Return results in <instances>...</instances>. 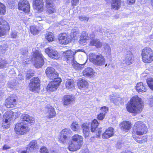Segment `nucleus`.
Instances as JSON below:
<instances>
[{"label": "nucleus", "instance_id": "f257e3e1", "mask_svg": "<svg viewBox=\"0 0 153 153\" xmlns=\"http://www.w3.org/2000/svg\"><path fill=\"white\" fill-rule=\"evenodd\" d=\"M148 131V128L143 121H137L134 123L133 127L132 136L137 143L142 144L147 141V135H145L140 137L137 135L142 136L147 133Z\"/></svg>", "mask_w": 153, "mask_h": 153}, {"label": "nucleus", "instance_id": "f03ea898", "mask_svg": "<svg viewBox=\"0 0 153 153\" xmlns=\"http://www.w3.org/2000/svg\"><path fill=\"white\" fill-rule=\"evenodd\" d=\"M143 107V101L137 95L132 97L126 106L127 111L133 114L134 115L141 113Z\"/></svg>", "mask_w": 153, "mask_h": 153}, {"label": "nucleus", "instance_id": "7ed1b4c3", "mask_svg": "<svg viewBox=\"0 0 153 153\" xmlns=\"http://www.w3.org/2000/svg\"><path fill=\"white\" fill-rule=\"evenodd\" d=\"M20 119L22 122L15 125L14 129L17 134H23L29 131L28 127L25 126V125L28 123L31 125L34 124L35 120L34 118L25 114L21 116Z\"/></svg>", "mask_w": 153, "mask_h": 153}, {"label": "nucleus", "instance_id": "20e7f679", "mask_svg": "<svg viewBox=\"0 0 153 153\" xmlns=\"http://www.w3.org/2000/svg\"><path fill=\"white\" fill-rule=\"evenodd\" d=\"M58 76L59 74L53 68L48 67V78L53 80L48 83L49 93L56 91L60 85L62 80Z\"/></svg>", "mask_w": 153, "mask_h": 153}, {"label": "nucleus", "instance_id": "39448f33", "mask_svg": "<svg viewBox=\"0 0 153 153\" xmlns=\"http://www.w3.org/2000/svg\"><path fill=\"white\" fill-rule=\"evenodd\" d=\"M83 144V137L75 134L72 137L71 142L68 143V149L70 151H76L81 148Z\"/></svg>", "mask_w": 153, "mask_h": 153}, {"label": "nucleus", "instance_id": "423d86ee", "mask_svg": "<svg viewBox=\"0 0 153 153\" xmlns=\"http://www.w3.org/2000/svg\"><path fill=\"white\" fill-rule=\"evenodd\" d=\"M142 61L145 63H150L153 62V51L148 47H146L141 51Z\"/></svg>", "mask_w": 153, "mask_h": 153}, {"label": "nucleus", "instance_id": "0eeeda50", "mask_svg": "<svg viewBox=\"0 0 153 153\" xmlns=\"http://www.w3.org/2000/svg\"><path fill=\"white\" fill-rule=\"evenodd\" d=\"M89 59L94 64L98 66H102L105 64V60L101 54L97 55L91 53L89 56Z\"/></svg>", "mask_w": 153, "mask_h": 153}, {"label": "nucleus", "instance_id": "6e6552de", "mask_svg": "<svg viewBox=\"0 0 153 153\" xmlns=\"http://www.w3.org/2000/svg\"><path fill=\"white\" fill-rule=\"evenodd\" d=\"M32 60L34 62V66L38 68L41 67L44 63L42 54L38 51H37L33 53Z\"/></svg>", "mask_w": 153, "mask_h": 153}, {"label": "nucleus", "instance_id": "1a4fd4ad", "mask_svg": "<svg viewBox=\"0 0 153 153\" xmlns=\"http://www.w3.org/2000/svg\"><path fill=\"white\" fill-rule=\"evenodd\" d=\"M57 40L59 43L61 45H66L71 42L69 35L64 33L59 35Z\"/></svg>", "mask_w": 153, "mask_h": 153}, {"label": "nucleus", "instance_id": "9d476101", "mask_svg": "<svg viewBox=\"0 0 153 153\" xmlns=\"http://www.w3.org/2000/svg\"><path fill=\"white\" fill-rule=\"evenodd\" d=\"M40 81L38 78L37 77L32 79L30 80L29 84L30 90L35 92L39 90Z\"/></svg>", "mask_w": 153, "mask_h": 153}, {"label": "nucleus", "instance_id": "9b49d317", "mask_svg": "<svg viewBox=\"0 0 153 153\" xmlns=\"http://www.w3.org/2000/svg\"><path fill=\"white\" fill-rule=\"evenodd\" d=\"M80 50H76L74 52L71 50H68L62 53L63 56L64 60L68 63L70 61H73L74 59V56L75 54Z\"/></svg>", "mask_w": 153, "mask_h": 153}, {"label": "nucleus", "instance_id": "f8f14e48", "mask_svg": "<svg viewBox=\"0 0 153 153\" xmlns=\"http://www.w3.org/2000/svg\"><path fill=\"white\" fill-rule=\"evenodd\" d=\"M71 134L70 130L68 128L62 129L60 132L59 141L61 143H64Z\"/></svg>", "mask_w": 153, "mask_h": 153}, {"label": "nucleus", "instance_id": "ddd939ff", "mask_svg": "<svg viewBox=\"0 0 153 153\" xmlns=\"http://www.w3.org/2000/svg\"><path fill=\"white\" fill-rule=\"evenodd\" d=\"M18 8L25 13L30 11V6L28 1L26 0H20L18 4Z\"/></svg>", "mask_w": 153, "mask_h": 153}, {"label": "nucleus", "instance_id": "4468645a", "mask_svg": "<svg viewBox=\"0 0 153 153\" xmlns=\"http://www.w3.org/2000/svg\"><path fill=\"white\" fill-rule=\"evenodd\" d=\"M119 125L120 129L125 132H128L131 129L132 127L131 122L127 120L122 121Z\"/></svg>", "mask_w": 153, "mask_h": 153}, {"label": "nucleus", "instance_id": "2eb2a0df", "mask_svg": "<svg viewBox=\"0 0 153 153\" xmlns=\"http://www.w3.org/2000/svg\"><path fill=\"white\" fill-rule=\"evenodd\" d=\"M75 100V98L73 95L70 94L65 95L62 98V103L64 105L71 104Z\"/></svg>", "mask_w": 153, "mask_h": 153}, {"label": "nucleus", "instance_id": "dca6fc26", "mask_svg": "<svg viewBox=\"0 0 153 153\" xmlns=\"http://www.w3.org/2000/svg\"><path fill=\"white\" fill-rule=\"evenodd\" d=\"M114 134V130L112 127H109L106 129L102 134V138L103 139H107L112 137Z\"/></svg>", "mask_w": 153, "mask_h": 153}, {"label": "nucleus", "instance_id": "f3484780", "mask_svg": "<svg viewBox=\"0 0 153 153\" xmlns=\"http://www.w3.org/2000/svg\"><path fill=\"white\" fill-rule=\"evenodd\" d=\"M16 100L12 97H10L7 98L5 101V105L8 108L14 107L16 105Z\"/></svg>", "mask_w": 153, "mask_h": 153}, {"label": "nucleus", "instance_id": "a211bd4d", "mask_svg": "<svg viewBox=\"0 0 153 153\" xmlns=\"http://www.w3.org/2000/svg\"><path fill=\"white\" fill-rule=\"evenodd\" d=\"M135 88L139 93L146 92L147 90V85L142 82L137 83L135 87Z\"/></svg>", "mask_w": 153, "mask_h": 153}, {"label": "nucleus", "instance_id": "6ab92c4d", "mask_svg": "<svg viewBox=\"0 0 153 153\" xmlns=\"http://www.w3.org/2000/svg\"><path fill=\"white\" fill-rule=\"evenodd\" d=\"M13 116L14 113L13 111H7L3 115V122L7 124H9L10 122L13 119Z\"/></svg>", "mask_w": 153, "mask_h": 153}, {"label": "nucleus", "instance_id": "aec40b11", "mask_svg": "<svg viewBox=\"0 0 153 153\" xmlns=\"http://www.w3.org/2000/svg\"><path fill=\"white\" fill-rule=\"evenodd\" d=\"M34 4V8L37 10L39 12H41L43 10V0H33Z\"/></svg>", "mask_w": 153, "mask_h": 153}, {"label": "nucleus", "instance_id": "412c9836", "mask_svg": "<svg viewBox=\"0 0 153 153\" xmlns=\"http://www.w3.org/2000/svg\"><path fill=\"white\" fill-rule=\"evenodd\" d=\"M77 84L78 88L80 89L85 88H88L89 85L88 82L83 79H78Z\"/></svg>", "mask_w": 153, "mask_h": 153}, {"label": "nucleus", "instance_id": "4be33fe9", "mask_svg": "<svg viewBox=\"0 0 153 153\" xmlns=\"http://www.w3.org/2000/svg\"><path fill=\"white\" fill-rule=\"evenodd\" d=\"M48 56L54 59H58L60 58V54L56 51L48 48Z\"/></svg>", "mask_w": 153, "mask_h": 153}, {"label": "nucleus", "instance_id": "5701e85b", "mask_svg": "<svg viewBox=\"0 0 153 153\" xmlns=\"http://www.w3.org/2000/svg\"><path fill=\"white\" fill-rule=\"evenodd\" d=\"M89 46H94L97 48H102V44L99 39H93L90 41Z\"/></svg>", "mask_w": 153, "mask_h": 153}, {"label": "nucleus", "instance_id": "b1692460", "mask_svg": "<svg viewBox=\"0 0 153 153\" xmlns=\"http://www.w3.org/2000/svg\"><path fill=\"white\" fill-rule=\"evenodd\" d=\"M89 39L88 33L86 31H83L82 33L79 41V43L83 44L86 43L87 40Z\"/></svg>", "mask_w": 153, "mask_h": 153}, {"label": "nucleus", "instance_id": "393cba45", "mask_svg": "<svg viewBox=\"0 0 153 153\" xmlns=\"http://www.w3.org/2000/svg\"><path fill=\"white\" fill-rule=\"evenodd\" d=\"M121 4V0H112L111 9L118 10L120 8Z\"/></svg>", "mask_w": 153, "mask_h": 153}, {"label": "nucleus", "instance_id": "a878e982", "mask_svg": "<svg viewBox=\"0 0 153 153\" xmlns=\"http://www.w3.org/2000/svg\"><path fill=\"white\" fill-rule=\"evenodd\" d=\"M82 132L84 136L88 137L90 133V130L89 126H87V123H83L82 124Z\"/></svg>", "mask_w": 153, "mask_h": 153}, {"label": "nucleus", "instance_id": "bb28decb", "mask_svg": "<svg viewBox=\"0 0 153 153\" xmlns=\"http://www.w3.org/2000/svg\"><path fill=\"white\" fill-rule=\"evenodd\" d=\"M82 73L83 75L85 77H91L94 74L93 70L90 68H85Z\"/></svg>", "mask_w": 153, "mask_h": 153}, {"label": "nucleus", "instance_id": "cd10ccee", "mask_svg": "<svg viewBox=\"0 0 153 153\" xmlns=\"http://www.w3.org/2000/svg\"><path fill=\"white\" fill-rule=\"evenodd\" d=\"M65 88L67 89H71L74 88V82L71 79H68L65 83Z\"/></svg>", "mask_w": 153, "mask_h": 153}, {"label": "nucleus", "instance_id": "c85d7f7f", "mask_svg": "<svg viewBox=\"0 0 153 153\" xmlns=\"http://www.w3.org/2000/svg\"><path fill=\"white\" fill-rule=\"evenodd\" d=\"M133 58L134 56L131 53L127 54L124 60L125 63L127 65H130L132 63Z\"/></svg>", "mask_w": 153, "mask_h": 153}, {"label": "nucleus", "instance_id": "c756f323", "mask_svg": "<svg viewBox=\"0 0 153 153\" xmlns=\"http://www.w3.org/2000/svg\"><path fill=\"white\" fill-rule=\"evenodd\" d=\"M10 29L8 25H6L1 26H0V36H1L4 35L7 31H8Z\"/></svg>", "mask_w": 153, "mask_h": 153}, {"label": "nucleus", "instance_id": "7c9ffc66", "mask_svg": "<svg viewBox=\"0 0 153 153\" xmlns=\"http://www.w3.org/2000/svg\"><path fill=\"white\" fill-rule=\"evenodd\" d=\"M99 124V123L96 119H94L92 120L91 126V130L92 132H94L95 131Z\"/></svg>", "mask_w": 153, "mask_h": 153}, {"label": "nucleus", "instance_id": "2f4dec72", "mask_svg": "<svg viewBox=\"0 0 153 153\" xmlns=\"http://www.w3.org/2000/svg\"><path fill=\"white\" fill-rule=\"evenodd\" d=\"M56 115V113L54 108L51 107L48 108V118H52L54 117Z\"/></svg>", "mask_w": 153, "mask_h": 153}, {"label": "nucleus", "instance_id": "473e14b6", "mask_svg": "<svg viewBox=\"0 0 153 153\" xmlns=\"http://www.w3.org/2000/svg\"><path fill=\"white\" fill-rule=\"evenodd\" d=\"M80 126L76 121H73L71 125V129L75 132H77L80 128Z\"/></svg>", "mask_w": 153, "mask_h": 153}, {"label": "nucleus", "instance_id": "72a5a7b5", "mask_svg": "<svg viewBox=\"0 0 153 153\" xmlns=\"http://www.w3.org/2000/svg\"><path fill=\"white\" fill-rule=\"evenodd\" d=\"M79 34V32L77 30H74L71 33L70 35V38H71V42L73 40L77 39Z\"/></svg>", "mask_w": 153, "mask_h": 153}, {"label": "nucleus", "instance_id": "f704fd0d", "mask_svg": "<svg viewBox=\"0 0 153 153\" xmlns=\"http://www.w3.org/2000/svg\"><path fill=\"white\" fill-rule=\"evenodd\" d=\"M53 4L48 2V14H51L56 12V9Z\"/></svg>", "mask_w": 153, "mask_h": 153}, {"label": "nucleus", "instance_id": "c9c22d12", "mask_svg": "<svg viewBox=\"0 0 153 153\" xmlns=\"http://www.w3.org/2000/svg\"><path fill=\"white\" fill-rule=\"evenodd\" d=\"M30 30L32 34H33V35L38 34L39 32V30L38 29V27L34 26L30 27Z\"/></svg>", "mask_w": 153, "mask_h": 153}, {"label": "nucleus", "instance_id": "e433bc0d", "mask_svg": "<svg viewBox=\"0 0 153 153\" xmlns=\"http://www.w3.org/2000/svg\"><path fill=\"white\" fill-rule=\"evenodd\" d=\"M146 82L148 86L153 91V78H148L146 79Z\"/></svg>", "mask_w": 153, "mask_h": 153}, {"label": "nucleus", "instance_id": "4c0bfd02", "mask_svg": "<svg viewBox=\"0 0 153 153\" xmlns=\"http://www.w3.org/2000/svg\"><path fill=\"white\" fill-rule=\"evenodd\" d=\"M5 12V6L3 4L0 2V14L4 15Z\"/></svg>", "mask_w": 153, "mask_h": 153}, {"label": "nucleus", "instance_id": "58836bf2", "mask_svg": "<svg viewBox=\"0 0 153 153\" xmlns=\"http://www.w3.org/2000/svg\"><path fill=\"white\" fill-rule=\"evenodd\" d=\"M34 72L32 70H29L27 71L26 75L27 79H29L34 75Z\"/></svg>", "mask_w": 153, "mask_h": 153}, {"label": "nucleus", "instance_id": "ea45409f", "mask_svg": "<svg viewBox=\"0 0 153 153\" xmlns=\"http://www.w3.org/2000/svg\"><path fill=\"white\" fill-rule=\"evenodd\" d=\"M102 132V128H98L96 132V137L97 138H100Z\"/></svg>", "mask_w": 153, "mask_h": 153}, {"label": "nucleus", "instance_id": "a19ab883", "mask_svg": "<svg viewBox=\"0 0 153 153\" xmlns=\"http://www.w3.org/2000/svg\"><path fill=\"white\" fill-rule=\"evenodd\" d=\"M55 39V36L53 33L50 32L48 33V42H52Z\"/></svg>", "mask_w": 153, "mask_h": 153}, {"label": "nucleus", "instance_id": "79ce46f5", "mask_svg": "<svg viewBox=\"0 0 153 153\" xmlns=\"http://www.w3.org/2000/svg\"><path fill=\"white\" fill-rule=\"evenodd\" d=\"M7 64V62L5 60H3L2 59H0V68L5 67Z\"/></svg>", "mask_w": 153, "mask_h": 153}, {"label": "nucleus", "instance_id": "37998d69", "mask_svg": "<svg viewBox=\"0 0 153 153\" xmlns=\"http://www.w3.org/2000/svg\"><path fill=\"white\" fill-rule=\"evenodd\" d=\"M36 146V141L35 140H33L29 144V147L34 149Z\"/></svg>", "mask_w": 153, "mask_h": 153}, {"label": "nucleus", "instance_id": "c03bdc74", "mask_svg": "<svg viewBox=\"0 0 153 153\" xmlns=\"http://www.w3.org/2000/svg\"><path fill=\"white\" fill-rule=\"evenodd\" d=\"M105 116V114H103V113H100L98 114L97 118L99 120H102L104 118Z\"/></svg>", "mask_w": 153, "mask_h": 153}, {"label": "nucleus", "instance_id": "a18cd8bd", "mask_svg": "<svg viewBox=\"0 0 153 153\" xmlns=\"http://www.w3.org/2000/svg\"><path fill=\"white\" fill-rule=\"evenodd\" d=\"M7 49V46L5 44H3L2 45H0V50L2 52L5 51Z\"/></svg>", "mask_w": 153, "mask_h": 153}, {"label": "nucleus", "instance_id": "49530a36", "mask_svg": "<svg viewBox=\"0 0 153 153\" xmlns=\"http://www.w3.org/2000/svg\"><path fill=\"white\" fill-rule=\"evenodd\" d=\"M8 23L5 21L0 16V25L1 26L6 25Z\"/></svg>", "mask_w": 153, "mask_h": 153}, {"label": "nucleus", "instance_id": "de8ad7c7", "mask_svg": "<svg viewBox=\"0 0 153 153\" xmlns=\"http://www.w3.org/2000/svg\"><path fill=\"white\" fill-rule=\"evenodd\" d=\"M80 21H86L87 22L89 20V18L86 16H79V17Z\"/></svg>", "mask_w": 153, "mask_h": 153}, {"label": "nucleus", "instance_id": "09e8293b", "mask_svg": "<svg viewBox=\"0 0 153 153\" xmlns=\"http://www.w3.org/2000/svg\"><path fill=\"white\" fill-rule=\"evenodd\" d=\"M79 0H71V6L73 7H75L79 3Z\"/></svg>", "mask_w": 153, "mask_h": 153}, {"label": "nucleus", "instance_id": "8fccbe9b", "mask_svg": "<svg viewBox=\"0 0 153 153\" xmlns=\"http://www.w3.org/2000/svg\"><path fill=\"white\" fill-rule=\"evenodd\" d=\"M100 110H101L102 113L105 114L106 113L107 111L108 110V108L106 106H104L101 107Z\"/></svg>", "mask_w": 153, "mask_h": 153}, {"label": "nucleus", "instance_id": "3c124183", "mask_svg": "<svg viewBox=\"0 0 153 153\" xmlns=\"http://www.w3.org/2000/svg\"><path fill=\"white\" fill-rule=\"evenodd\" d=\"M40 153H48V150L46 147L43 146L40 149Z\"/></svg>", "mask_w": 153, "mask_h": 153}, {"label": "nucleus", "instance_id": "603ef678", "mask_svg": "<svg viewBox=\"0 0 153 153\" xmlns=\"http://www.w3.org/2000/svg\"><path fill=\"white\" fill-rule=\"evenodd\" d=\"M136 0H126L127 4L129 5H131L135 3Z\"/></svg>", "mask_w": 153, "mask_h": 153}, {"label": "nucleus", "instance_id": "864d4df0", "mask_svg": "<svg viewBox=\"0 0 153 153\" xmlns=\"http://www.w3.org/2000/svg\"><path fill=\"white\" fill-rule=\"evenodd\" d=\"M33 150L34 149L29 147V146H28L26 148V151L27 153H32Z\"/></svg>", "mask_w": 153, "mask_h": 153}, {"label": "nucleus", "instance_id": "5fc2aeb1", "mask_svg": "<svg viewBox=\"0 0 153 153\" xmlns=\"http://www.w3.org/2000/svg\"><path fill=\"white\" fill-rule=\"evenodd\" d=\"M21 53L24 55L26 56L28 53V51L26 49L23 48L21 50Z\"/></svg>", "mask_w": 153, "mask_h": 153}, {"label": "nucleus", "instance_id": "6e6d98bb", "mask_svg": "<svg viewBox=\"0 0 153 153\" xmlns=\"http://www.w3.org/2000/svg\"><path fill=\"white\" fill-rule=\"evenodd\" d=\"M17 36V33L15 31L13 32L11 35V37L13 38H15Z\"/></svg>", "mask_w": 153, "mask_h": 153}, {"label": "nucleus", "instance_id": "4d7b16f0", "mask_svg": "<svg viewBox=\"0 0 153 153\" xmlns=\"http://www.w3.org/2000/svg\"><path fill=\"white\" fill-rule=\"evenodd\" d=\"M120 153H134V152L130 150H126Z\"/></svg>", "mask_w": 153, "mask_h": 153}, {"label": "nucleus", "instance_id": "13d9d810", "mask_svg": "<svg viewBox=\"0 0 153 153\" xmlns=\"http://www.w3.org/2000/svg\"><path fill=\"white\" fill-rule=\"evenodd\" d=\"M26 60H24L22 61V64L24 65H25V64H27L28 63V62H29V61L28 60V61H27V60L26 59Z\"/></svg>", "mask_w": 153, "mask_h": 153}, {"label": "nucleus", "instance_id": "bf43d9fd", "mask_svg": "<svg viewBox=\"0 0 153 153\" xmlns=\"http://www.w3.org/2000/svg\"><path fill=\"white\" fill-rule=\"evenodd\" d=\"M10 147L8 145H5L3 147V149H9Z\"/></svg>", "mask_w": 153, "mask_h": 153}, {"label": "nucleus", "instance_id": "052dcab7", "mask_svg": "<svg viewBox=\"0 0 153 153\" xmlns=\"http://www.w3.org/2000/svg\"><path fill=\"white\" fill-rule=\"evenodd\" d=\"M7 1L8 4H12L14 1V0H7Z\"/></svg>", "mask_w": 153, "mask_h": 153}, {"label": "nucleus", "instance_id": "680f3d73", "mask_svg": "<svg viewBox=\"0 0 153 153\" xmlns=\"http://www.w3.org/2000/svg\"><path fill=\"white\" fill-rule=\"evenodd\" d=\"M3 126H4V128H9L10 126V125L8 124H7V125L6 126H5V125H4Z\"/></svg>", "mask_w": 153, "mask_h": 153}, {"label": "nucleus", "instance_id": "e2e57ef3", "mask_svg": "<svg viewBox=\"0 0 153 153\" xmlns=\"http://www.w3.org/2000/svg\"><path fill=\"white\" fill-rule=\"evenodd\" d=\"M3 94V93L1 91H0V99L1 98L2 95Z\"/></svg>", "mask_w": 153, "mask_h": 153}, {"label": "nucleus", "instance_id": "0e129e2a", "mask_svg": "<svg viewBox=\"0 0 153 153\" xmlns=\"http://www.w3.org/2000/svg\"><path fill=\"white\" fill-rule=\"evenodd\" d=\"M150 4L153 7V0H151Z\"/></svg>", "mask_w": 153, "mask_h": 153}, {"label": "nucleus", "instance_id": "69168bd1", "mask_svg": "<svg viewBox=\"0 0 153 153\" xmlns=\"http://www.w3.org/2000/svg\"><path fill=\"white\" fill-rule=\"evenodd\" d=\"M8 86H9V87L11 88H13L14 87V86L13 85H10H10H9Z\"/></svg>", "mask_w": 153, "mask_h": 153}, {"label": "nucleus", "instance_id": "338daca9", "mask_svg": "<svg viewBox=\"0 0 153 153\" xmlns=\"http://www.w3.org/2000/svg\"><path fill=\"white\" fill-rule=\"evenodd\" d=\"M48 68H46V71H45V73H46V74L47 75V74H48Z\"/></svg>", "mask_w": 153, "mask_h": 153}, {"label": "nucleus", "instance_id": "774afa93", "mask_svg": "<svg viewBox=\"0 0 153 153\" xmlns=\"http://www.w3.org/2000/svg\"><path fill=\"white\" fill-rule=\"evenodd\" d=\"M45 52L47 54H48V48L45 49Z\"/></svg>", "mask_w": 153, "mask_h": 153}]
</instances>
